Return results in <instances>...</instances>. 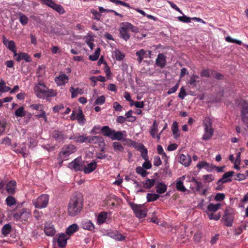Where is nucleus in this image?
Returning a JSON list of instances; mask_svg holds the SVG:
<instances>
[{"label": "nucleus", "mask_w": 248, "mask_h": 248, "mask_svg": "<svg viewBox=\"0 0 248 248\" xmlns=\"http://www.w3.org/2000/svg\"><path fill=\"white\" fill-rule=\"evenodd\" d=\"M83 201V195L80 192H75L68 204V215L71 217L78 215L82 209Z\"/></svg>", "instance_id": "1"}, {"label": "nucleus", "mask_w": 248, "mask_h": 248, "mask_svg": "<svg viewBox=\"0 0 248 248\" xmlns=\"http://www.w3.org/2000/svg\"><path fill=\"white\" fill-rule=\"evenodd\" d=\"M130 30L135 33L139 32V29L130 23L127 22L122 23L120 28L121 38L127 41L130 38V34L128 33V31Z\"/></svg>", "instance_id": "2"}, {"label": "nucleus", "mask_w": 248, "mask_h": 248, "mask_svg": "<svg viewBox=\"0 0 248 248\" xmlns=\"http://www.w3.org/2000/svg\"><path fill=\"white\" fill-rule=\"evenodd\" d=\"M234 219V213L233 209L228 208L225 210L224 214L222 217V220L224 224L227 227L232 226Z\"/></svg>", "instance_id": "3"}, {"label": "nucleus", "mask_w": 248, "mask_h": 248, "mask_svg": "<svg viewBox=\"0 0 248 248\" xmlns=\"http://www.w3.org/2000/svg\"><path fill=\"white\" fill-rule=\"evenodd\" d=\"M49 201V196L42 194L37 199L32 200V203L36 208L42 209L47 206Z\"/></svg>", "instance_id": "4"}, {"label": "nucleus", "mask_w": 248, "mask_h": 248, "mask_svg": "<svg viewBox=\"0 0 248 248\" xmlns=\"http://www.w3.org/2000/svg\"><path fill=\"white\" fill-rule=\"evenodd\" d=\"M205 133L202 137V140H209L213 135V129L212 128V123L209 118H206L203 121Z\"/></svg>", "instance_id": "5"}, {"label": "nucleus", "mask_w": 248, "mask_h": 248, "mask_svg": "<svg viewBox=\"0 0 248 248\" xmlns=\"http://www.w3.org/2000/svg\"><path fill=\"white\" fill-rule=\"evenodd\" d=\"M76 151V147L72 144L64 145L59 153V156L62 160H66L69 155Z\"/></svg>", "instance_id": "6"}, {"label": "nucleus", "mask_w": 248, "mask_h": 248, "mask_svg": "<svg viewBox=\"0 0 248 248\" xmlns=\"http://www.w3.org/2000/svg\"><path fill=\"white\" fill-rule=\"evenodd\" d=\"M130 205L137 217L141 218L146 216L147 211L143 208V205L137 204L132 202L130 203Z\"/></svg>", "instance_id": "7"}, {"label": "nucleus", "mask_w": 248, "mask_h": 248, "mask_svg": "<svg viewBox=\"0 0 248 248\" xmlns=\"http://www.w3.org/2000/svg\"><path fill=\"white\" fill-rule=\"evenodd\" d=\"M31 212L27 209L22 208L17 212L14 213L13 217L16 220L27 221L31 217Z\"/></svg>", "instance_id": "8"}, {"label": "nucleus", "mask_w": 248, "mask_h": 248, "mask_svg": "<svg viewBox=\"0 0 248 248\" xmlns=\"http://www.w3.org/2000/svg\"><path fill=\"white\" fill-rule=\"evenodd\" d=\"M239 106L241 108V117L244 124L248 123V103L245 100H241Z\"/></svg>", "instance_id": "9"}, {"label": "nucleus", "mask_w": 248, "mask_h": 248, "mask_svg": "<svg viewBox=\"0 0 248 248\" xmlns=\"http://www.w3.org/2000/svg\"><path fill=\"white\" fill-rule=\"evenodd\" d=\"M88 143L90 144H98L100 151L103 152L105 148L104 139L99 136H88Z\"/></svg>", "instance_id": "10"}, {"label": "nucleus", "mask_w": 248, "mask_h": 248, "mask_svg": "<svg viewBox=\"0 0 248 248\" xmlns=\"http://www.w3.org/2000/svg\"><path fill=\"white\" fill-rule=\"evenodd\" d=\"M69 167L75 171L83 170L84 162L81 157H78L69 164Z\"/></svg>", "instance_id": "11"}, {"label": "nucleus", "mask_w": 248, "mask_h": 248, "mask_svg": "<svg viewBox=\"0 0 248 248\" xmlns=\"http://www.w3.org/2000/svg\"><path fill=\"white\" fill-rule=\"evenodd\" d=\"M46 90L47 87L45 84L40 83L36 84L34 88L35 93L40 98L44 97Z\"/></svg>", "instance_id": "12"}, {"label": "nucleus", "mask_w": 248, "mask_h": 248, "mask_svg": "<svg viewBox=\"0 0 248 248\" xmlns=\"http://www.w3.org/2000/svg\"><path fill=\"white\" fill-rule=\"evenodd\" d=\"M124 133H125V131H116L109 128V138L113 140H123Z\"/></svg>", "instance_id": "13"}, {"label": "nucleus", "mask_w": 248, "mask_h": 248, "mask_svg": "<svg viewBox=\"0 0 248 248\" xmlns=\"http://www.w3.org/2000/svg\"><path fill=\"white\" fill-rule=\"evenodd\" d=\"M2 42L9 50L11 51L15 55L16 54V45L14 41H9L5 36H3Z\"/></svg>", "instance_id": "14"}, {"label": "nucleus", "mask_w": 248, "mask_h": 248, "mask_svg": "<svg viewBox=\"0 0 248 248\" xmlns=\"http://www.w3.org/2000/svg\"><path fill=\"white\" fill-rule=\"evenodd\" d=\"M51 135L52 137L58 142H62L64 139H66V137L64 134V132L59 130H54Z\"/></svg>", "instance_id": "15"}, {"label": "nucleus", "mask_w": 248, "mask_h": 248, "mask_svg": "<svg viewBox=\"0 0 248 248\" xmlns=\"http://www.w3.org/2000/svg\"><path fill=\"white\" fill-rule=\"evenodd\" d=\"M44 232L47 236H52L55 234V229L51 223H46L44 228Z\"/></svg>", "instance_id": "16"}, {"label": "nucleus", "mask_w": 248, "mask_h": 248, "mask_svg": "<svg viewBox=\"0 0 248 248\" xmlns=\"http://www.w3.org/2000/svg\"><path fill=\"white\" fill-rule=\"evenodd\" d=\"M109 237L116 241H122L125 239V236L117 231L109 232Z\"/></svg>", "instance_id": "17"}, {"label": "nucleus", "mask_w": 248, "mask_h": 248, "mask_svg": "<svg viewBox=\"0 0 248 248\" xmlns=\"http://www.w3.org/2000/svg\"><path fill=\"white\" fill-rule=\"evenodd\" d=\"M56 238H54V241ZM67 238L64 233L60 234L56 239L59 247L61 248L64 247L67 244Z\"/></svg>", "instance_id": "18"}, {"label": "nucleus", "mask_w": 248, "mask_h": 248, "mask_svg": "<svg viewBox=\"0 0 248 248\" xmlns=\"http://www.w3.org/2000/svg\"><path fill=\"white\" fill-rule=\"evenodd\" d=\"M155 64L161 68L166 65V59L163 53H159L155 61Z\"/></svg>", "instance_id": "19"}, {"label": "nucleus", "mask_w": 248, "mask_h": 248, "mask_svg": "<svg viewBox=\"0 0 248 248\" xmlns=\"http://www.w3.org/2000/svg\"><path fill=\"white\" fill-rule=\"evenodd\" d=\"M96 163L94 161L88 164L87 166L84 164V172L86 174L91 173L96 169Z\"/></svg>", "instance_id": "20"}, {"label": "nucleus", "mask_w": 248, "mask_h": 248, "mask_svg": "<svg viewBox=\"0 0 248 248\" xmlns=\"http://www.w3.org/2000/svg\"><path fill=\"white\" fill-rule=\"evenodd\" d=\"M180 163L184 165L185 167H187L190 165L191 161V157L189 155H186L184 154H181L180 155Z\"/></svg>", "instance_id": "21"}, {"label": "nucleus", "mask_w": 248, "mask_h": 248, "mask_svg": "<svg viewBox=\"0 0 248 248\" xmlns=\"http://www.w3.org/2000/svg\"><path fill=\"white\" fill-rule=\"evenodd\" d=\"M16 184V182L14 180L10 181L7 184L6 189L8 193L13 194L15 193Z\"/></svg>", "instance_id": "22"}, {"label": "nucleus", "mask_w": 248, "mask_h": 248, "mask_svg": "<svg viewBox=\"0 0 248 248\" xmlns=\"http://www.w3.org/2000/svg\"><path fill=\"white\" fill-rule=\"evenodd\" d=\"M69 91L71 93L72 98H75L78 96V94H82L84 93V90L82 89L74 88L73 87L70 88Z\"/></svg>", "instance_id": "23"}, {"label": "nucleus", "mask_w": 248, "mask_h": 248, "mask_svg": "<svg viewBox=\"0 0 248 248\" xmlns=\"http://www.w3.org/2000/svg\"><path fill=\"white\" fill-rule=\"evenodd\" d=\"M81 226L83 229L92 231L94 229V226L90 220H83L81 222Z\"/></svg>", "instance_id": "24"}, {"label": "nucleus", "mask_w": 248, "mask_h": 248, "mask_svg": "<svg viewBox=\"0 0 248 248\" xmlns=\"http://www.w3.org/2000/svg\"><path fill=\"white\" fill-rule=\"evenodd\" d=\"M55 80L57 84L61 85L67 83L68 78L65 74H61L59 77H56Z\"/></svg>", "instance_id": "25"}, {"label": "nucleus", "mask_w": 248, "mask_h": 248, "mask_svg": "<svg viewBox=\"0 0 248 248\" xmlns=\"http://www.w3.org/2000/svg\"><path fill=\"white\" fill-rule=\"evenodd\" d=\"M112 56L115 58L117 61H121L124 58L125 55L122 53L120 50L115 48Z\"/></svg>", "instance_id": "26"}, {"label": "nucleus", "mask_w": 248, "mask_h": 248, "mask_svg": "<svg viewBox=\"0 0 248 248\" xmlns=\"http://www.w3.org/2000/svg\"><path fill=\"white\" fill-rule=\"evenodd\" d=\"M76 119L79 124H84L85 123L86 119L83 114L82 110L80 108L78 109V113L76 116Z\"/></svg>", "instance_id": "27"}, {"label": "nucleus", "mask_w": 248, "mask_h": 248, "mask_svg": "<svg viewBox=\"0 0 248 248\" xmlns=\"http://www.w3.org/2000/svg\"><path fill=\"white\" fill-rule=\"evenodd\" d=\"M108 217V213L107 212H100L97 217V222L98 224L101 225L105 222Z\"/></svg>", "instance_id": "28"}, {"label": "nucleus", "mask_w": 248, "mask_h": 248, "mask_svg": "<svg viewBox=\"0 0 248 248\" xmlns=\"http://www.w3.org/2000/svg\"><path fill=\"white\" fill-rule=\"evenodd\" d=\"M78 226L77 224H73L69 226L66 230V233L68 235H71L78 231Z\"/></svg>", "instance_id": "29"}, {"label": "nucleus", "mask_w": 248, "mask_h": 248, "mask_svg": "<svg viewBox=\"0 0 248 248\" xmlns=\"http://www.w3.org/2000/svg\"><path fill=\"white\" fill-rule=\"evenodd\" d=\"M158 124L157 123L156 120H155L150 131V133L153 138H155V134L158 131Z\"/></svg>", "instance_id": "30"}, {"label": "nucleus", "mask_w": 248, "mask_h": 248, "mask_svg": "<svg viewBox=\"0 0 248 248\" xmlns=\"http://www.w3.org/2000/svg\"><path fill=\"white\" fill-rule=\"evenodd\" d=\"M112 146L115 152L117 153H122L124 151V148L122 144L119 142H114Z\"/></svg>", "instance_id": "31"}, {"label": "nucleus", "mask_w": 248, "mask_h": 248, "mask_svg": "<svg viewBox=\"0 0 248 248\" xmlns=\"http://www.w3.org/2000/svg\"><path fill=\"white\" fill-rule=\"evenodd\" d=\"M166 190H167V186L162 182L159 183L156 186V192L158 193L163 194L166 192Z\"/></svg>", "instance_id": "32"}, {"label": "nucleus", "mask_w": 248, "mask_h": 248, "mask_svg": "<svg viewBox=\"0 0 248 248\" xmlns=\"http://www.w3.org/2000/svg\"><path fill=\"white\" fill-rule=\"evenodd\" d=\"M155 180L154 179H147L145 182H142L143 187L145 188H150L155 185Z\"/></svg>", "instance_id": "33"}, {"label": "nucleus", "mask_w": 248, "mask_h": 248, "mask_svg": "<svg viewBox=\"0 0 248 248\" xmlns=\"http://www.w3.org/2000/svg\"><path fill=\"white\" fill-rule=\"evenodd\" d=\"M140 149L141 152V157L145 160H148L149 157L147 155V149L145 147V146L142 144H140Z\"/></svg>", "instance_id": "34"}, {"label": "nucleus", "mask_w": 248, "mask_h": 248, "mask_svg": "<svg viewBox=\"0 0 248 248\" xmlns=\"http://www.w3.org/2000/svg\"><path fill=\"white\" fill-rule=\"evenodd\" d=\"M214 72V70L211 69H203L201 71V76L202 77L209 78Z\"/></svg>", "instance_id": "35"}, {"label": "nucleus", "mask_w": 248, "mask_h": 248, "mask_svg": "<svg viewBox=\"0 0 248 248\" xmlns=\"http://www.w3.org/2000/svg\"><path fill=\"white\" fill-rule=\"evenodd\" d=\"M171 130L172 133L174 136V138L177 139V138L180 136V134L178 133L179 129L177 122L175 121L173 123L171 126Z\"/></svg>", "instance_id": "36"}, {"label": "nucleus", "mask_w": 248, "mask_h": 248, "mask_svg": "<svg viewBox=\"0 0 248 248\" xmlns=\"http://www.w3.org/2000/svg\"><path fill=\"white\" fill-rule=\"evenodd\" d=\"M221 206L220 203L213 204L210 203L207 206V210L211 212H216Z\"/></svg>", "instance_id": "37"}, {"label": "nucleus", "mask_w": 248, "mask_h": 248, "mask_svg": "<svg viewBox=\"0 0 248 248\" xmlns=\"http://www.w3.org/2000/svg\"><path fill=\"white\" fill-rule=\"evenodd\" d=\"M199 78V76L198 75L192 74L190 77L187 83L193 87H196L197 86L196 79Z\"/></svg>", "instance_id": "38"}, {"label": "nucleus", "mask_w": 248, "mask_h": 248, "mask_svg": "<svg viewBox=\"0 0 248 248\" xmlns=\"http://www.w3.org/2000/svg\"><path fill=\"white\" fill-rule=\"evenodd\" d=\"M190 182H193L195 185V188H192L193 190L197 191H200V190L202 187L203 186L201 182L196 181L195 178L192 177L190 180Z\"/></svg>", "instance_id": "39"}, {"label": "nucleus", "mask_w": 248, "mask_h": 248, "mask_svg": "<svg viewBox=\"0 0 248 248\" xmlns=\"http://www.w3.org/2000/svg\"><path fill=\"white\" fill-rule=\"evenodd\" d=\"M12 228L10 224H6L4 225L1 229V233L4 236H6L11 231Z\"/></svg>", "instance_id": "40"}, {"label": "nucleus", "mask_w": 248, "mask_h": 248, "mask_svg": "<svg viewBox=\"0 0 248 248\" xmlns=\"http://www.w3.org/2000/svg\"><path fill=\"white\" fill-rule=\"evenodd\" d=\"M146 54V52L143 49H141L140 50L136 53V55L138 56V61L139 63H140L143 59L144 56Z\"/></svg>", "instance_id": "41"}, {"label": "nucleus", "mask_w": 248, "mask_h": 248, "mask_svg": "<svg viewBox=\"0 0 248 248\" xmlns=\"http://www.w3.org/2000/svg\"><path fill=\"white\" fill-rule=\"evenodd\" d=\"M160 195L155 193H148L147 194V200L148 202H153L159 198Z\"/></svg>", "instance_id": "42"}, {"label": "nucleus", "mask_w": 248, "mask_h": 248, "mask_svg": "<svg viewBox=\"0 0 248 248\" xmlns=\"http://www.w3.org/2000/svg\"><path fill=\"white\" fill-rule=\"evenodd\" d=\"M57 93L53 89H49L47 87L44 97H53L56 96Z\"/></svg>", "instance_id": "43"}, {"label": "nucleus", "mask_w": 248, "mask_h": 248, "mask_svg": "<svg viewBox=\"0 0 248 248\" xmlns=\"http://www.w3.org/2000/svg\"><path fill=\"white\" fill-rule=\"evenodd\" d=\"M11 88L5 85V83L3 80H1L0 82V92L5 93L10 91Z\"/></svg>", "instance_id": "44"}, {"label": "nucleus", "mask_w": 248, "mask_h": 248, "mask_svg": "<svg viewBox=\"0 0 248 248\" xmlns=\"http://www.w3.org/2000/svg\"><path fill=\"white\" fill-rule=\"evenodd\" d=\"M26 112L24 110V108L23 107H21L16 109L15 112V115L16 117H22L25 116Z\"/></svg>", "instance_id": "45"}, {"label": "nucleus", "mask_w": 248, "mask_h": 248, "mask_svg": "<svg viewBox=\"0 0 248 248\" xmlns=\"http://www.w3.org/2000/svg\"><path fill=\"white\" fill-rule=\"evenodd\" d=\"M52 8L58 12L60 14H63L65 13V10L61 5L54 3Z\"/></svg>", "instance_id": "46"}, {"label": "nucleus", "mask_w": 248, "mask_h": 248, "mask_svg": "<svg viewBox=\"0 0 248 248\" xmlns=\"http://www.w3.org/2000/svg\"><path fill=\"white\" fill-rule=\"evenodd\" d=\"M88 136L84 137L83 136H79L78 137H75L74 138V140L75 141L79 143H83V142H87L88 143Z\"/></svg>", "instance_id": "47"}, {"label": "nucleus", "mask_w": 248, "mask_h": 248, "mask_svg": "<svg viewBox=\"0 0 248 248\" xmlns=\"http://www.w3.org/2000/svg\"><path fill=\"white\" fill-rule=\"evenodd\" d=\"M136 171L138 174H140L143 177L148 174V172L144 168L140 166L136 168Z\"/></svg>", "instance_id": "48"}, {"label": "nucleus", "mask_w": 248, "mask_h": 248, "mask_svg": "<svg viewBox=\"0 0 248 248\" xmlns=\"http://www.w3.org/2000/svg\"><path fill=\"white\" fill-rule=\"evenodd\" d=\"M100 52V49L99 48H97L95 50L94 54L89 56V59L90 60L93 61H96L99 57Z\"/></svg>", "instance_id": "49"}, {"label": "nucleus", "mask_w": 248, "mask_h": 248, "mask_svg": "<svg viewBox=\"0 0 248 248\" xmlns=\"http://www.w3.org/2000/svg\"><path fill=\"white\" fill-rule=\"evenodd\" d=\"M19 21L23 25H26L29 22V18L27 16L22 13L19 14Z\"/></svg>", "instance_id": "50"}, {"label": "nucleus", "mask_w": 248, "mask_h": 248, "mask_svg": "<svg viewBox=\"0 0 248 248\" xmlns=\"http://www.w3.org/2000/svg\"><path fill=\"white\" fill-rule=\"evenodd\" d=\"M90 79L94 82V85H95V83L97 81H101V82H104L105 81V78L104 77H103L102 76H97V77H95V76H93V77H90Z\"/></svg>", "instance_id": "51"}, {"label": "nucleus", "mask_w": 248, "mask_h": 248, "mask_svg": "<svg viewBox=\"0 0 248 248\" xmlns=\"http://www.w3.org/2000/svg\"><path fill=\"white\" fill-rule=\"evenodd\" d=\"M23 146L21 148V149H17L15 151L16 153L21 154L24 157H26L27 155V154L26 153V147L25 145V143H23Z\"/></svg>", "instance_id": "52"}, {"label": "nucleus", "mask_w": 248, "mask_h": 248, "mask_svg": "<svg viewBox=\"0 0 248 248\" xmlns=\"http://www.w3.org/2000/svg\"><path fill=\"white\" fill-rule=\"evenodd\" d=\"M6 202L8 206H11L16 204V199L12 196H9L6 199Z\"/></svg>", "instance_id": "53"}, {"label": "nucleus", "mask_w": 248, "mask_h": 248, "mask_svg": "<svg viewBox=\"0 0 248 248\" xmlns=\"http://www.w3.org/2000/svg\"><path fill=\"white\" fill-rule=\"evenodd\" d=\"M133 111L132 110H130L127 112L125 113V115L126 116V118L129 119L128 120V122H134L136 121V118L135 116H132V114Z\"/></svg>", "instance_id": "54"}, {"label": "nucleus", "mask_w": 248, "mask_h": 248, "mask_svg": "<svg viewBox=\"0 0 248 248\" xmlns=\"http://www.w3.org/2000/svg\"><path fill=\"white\" fill-rule=\"evenodd\" d=\"M45 68L46 66L44 65L39 66L37 71V74L39 78L42 77L45 74Z\"/></svg>", "instance_id": "55"}, {"label": "nucleus", "mask_w": 248, "mask_h": 248, "mask_svg": "<svg viewBox=\"0 0 248 248\" xmlns=\"http://www.w3.org/2000/svg\"><path fill=\"white\" fill-rule=\"evenodd\" d=\"M207 215L210 219H214L215 220H218L220 217V213L214 214L213 213H208Z\"/></svg>", "instance_id": "56"}, {"label": "nucleus", "mask_w": 248, "mask_h": 248, "mask_svg": "<svg viewBox=\"0 0 248 248\" xmlns=\"http://www.w3.org/2000/svg\"><path fill=\"white\" fill-rule=\"evenodd\" d=\"M98 65H101L102 63H104L106 65V67L105 69V72L106 73V75L107 77H108V64L106 62H104L102 57L100 58L99 61L97 62Z\"/></svg>", "instance_id": "57"}, {"label": "nucleus", "mask_w": 248, "mask_h": 248, "mask_svg": "<svg viewBox=\"0 0 248 248\" xmlns=\"http://www.w3.org/2000/svg\"><path fill=\"white\" fill-rule=\"evenodd\" d=\"M176 187L177 190L185 192L186 190V188L184 186L183 183L181 181H178L176 184Z\"/></svg>", "instance_id": "58"}, {"label": "nucleus", "mask_w": 248, "mask_h": 248, "mask_svg": "<svg viewBox=\"0 0 248 248\" xmlns=\"http://www.w3.org/2000/svg\"><path fill=\"white\" fill-rule=\"evenodd\" d=\"M178 19L180 21L185 22V23H189L191 22V18L189 17H188L185 15H183V16H178Z\"/></svg>", "instance_id": "59"}, {"label": "nucleus", "mask_w": 248, "mask_h": 248, "mask_svg": "<svg viewBox=\"0 0 248 248\" xmlns=\"http://www.w3.org/2000/svg\"><path fill=\"white\" fill-rule=\"evenodd\" d=\"M20 56L21 60H24L26 62H31V59L28 54L22 52L20 53Z\"/></svg>", "instance_id": "60"}, {"label": "nucleus", "mask_w": 248, "mask_h": 248, "mask_svg": "<svg viewBox=\"0 0 248 248\" xmlns=\"http://www.w3.org/2000/svg\"><path fill=\"white\" fill-rule=\"evenodd\" d=\"M91 13L93 15V18L95 19L99 20L101 16V14L94 9H91Z\"/></svg>", "instance_id": "61"}, {"label": "nucleus", "mask_w": 248, "mask_h": 248, "mask_svg": "<svg viewBox=\"0 0 248 248\" xmlns=\"http://www.w3.org/2000/svg\"><path fill=\"white\" fill-rule=\"evenodd\" d=\"M101 127L99 125H95L91 130L90 133L94 134L101 133Z\"/></svg>", "instance_id": "62"}, {"label": "nucleus", "mask_w": 248, "mask_h": 248, "mask_svg": "<svg viewBox=\"0 0 248 248\" xmlns=\"http://www.w3.org/2000/svg\"><path fill=\"white\" fill-rule=\"evenodd\" d=\"M234 174V172L233 171H229L227 172H225L222 176V180H226L228 178H230V177L232 176Z\"/></svg>", "instance_id": "63"}, {"label": "nucleus", "mask_w": 248, "mask_h": 248, "mask_svg": "<svg viewBox=\"0 0 248 248\" xmlns=\"http://www.w3.org/2000/svg\"><path fill=\"white\" fill-rule=\"evenodd\" d=\"M105 101V98L103 95H102L100 96L99 97L97 98L95 101V105H101L103 104Z\"/></svg>", "instance_id": "64"}]
</instances>
